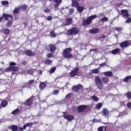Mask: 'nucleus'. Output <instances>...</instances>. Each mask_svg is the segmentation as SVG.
Segmentation results:
<instances>
[{
    "label": "nucleus",
    "mask_w": 131,
    "mask_h": 131,
    "mask_svg": "<svg viewBox=\"0 0 131 131\" xmlns=\"http://www.w3.org/2000/svg\"><path fill=\"white\" fill-rule=\"evenodd\" d=\"M95 82L98 90H103L104 84H108V83H109V79L106 77H103L101 80L100 77L96 76L95 78Z\"/></svg>",
    "instance_id": "nucleus-1"
},
{
    "label": "nucleus",
    "mask_w": 131,
    "mask_h": 131,
    "mask_svg": "<svg viewBox=\"0 0 131 131\" xmlns=\"http://www.w3.org/2000/svg\"><path fill=\"white\" fill-rule=\"evenodd\" d=\"M3 17L5 21H8L6 24L7 27H11L13 24V16L11 14L3 13Z\"/></svg>",
    "instance_id": "nucleus-2"
},
{
    "label": "nucleus",
    "mask_w": 131,
    "mask_h": 131,
    "mask_svg": "<svg viewBox=\"0 0 131 131\" xmlns=\"http://www.w3.org/2000/svg\"><path fill=\"white\" fill-rule=\"evenodd\" d=\"M72 51V49L71 48H66L62 52L63 58H66V59H71L73 58V55L70 53Z\"/></svg>",
    "instance_id": "nucleus-3"
},
{
    "label": "nucleus",
    "mask_w": 131,
    "mask_h": 131,
    "mask_svg": "<svg viewBox=\"0 0 131 131\" xmlns=\"http://www.w3.org/2000/svg\"><path fill=\"white\" fill-rule=\"evenodd\" d=\"M34 98H36V96H32L30 98L28 99L24 102V107L25 109H30L31 108V106L32 105V103H33V99Z\"/></svg>",
    "instance_id": "nucleus-4"
},
{
    "label": "nucleus",
    "mask_w": 131,
    "mask_h": 131,
    "mask_svg": "<svg viewBox=\"0 0 131 131\" xmlns=\"http://www.w3.org/2000/svg\"><path fill=\"white\" fill-rule=\"evenodd\" d=\"M97 18V15H93L89 16L86 19H84L83 21V25L85 27V26H88L92 23V21L94 20V19H96Z\"/></svg>",
    "instance_id": "nucleus-5"
},
{
    "label": "nucleus",
    "mask_w": 131,
    "mask_h": 131,
    "mask_svg": "<svg viewBox=\"0 0 131 131\" xmlns=\"http://www.w3.org/2000/svg\"><path fill=\"white\" fill-rule=\"evenodd\" d=\"M79 33V30L76 27H74L67 31V35H76Z\"/></svg>",
    "instance_id": "nucleus-6"
},
{
    "label": "nucleus",
    "mask_w": 131,
    "mask_h": 131,
    "mask_svg": "<svg viewBox=\"0 0 131 131\" xmlns=\"http://www.w3.org/2000/svg\"><path fill=\"white\" fill-rule=\"evenodd\" d=\"M78 72H79V68L76 67L70 73V76L74 77L78 74Z\"/></svg>",
    "instance_id": "nucleus-7"
},
{
    "label": "nucleus",
    "mask_w": 131,
    "mask_h": 131,
    "mask_svg": "<svg viewBox=\"0 0 131 131\" xmlns=\"http://www.w3.org/2000/svg\"><path fill=\"white\" fill-rule=\"evenodd\" d=\"M83 89V86L81 84H78V85H74L72 87V91L75 93H77L79 90Z\"/></svg>",
    "instance_id": "nucleus-8"
},
{
    "label": "nucleus",
    "mask_w": 131,
    "mask_h": 131,
    "mask_svg": "<svg viewBox=\"0 0 131 131\" xmlns=\"http://www.w3.org/2000/svg\"><path fill=\"white\" fill-rule=\"evenodd\" d=\"M86 108H88V106L85 105H81L77 107V110L78 113H81L82 112H84L86 110Z\"/></svg>",
    "instance_id": "nucleus-9"
},
{
    "label": "nucleus",
    "mask_w": 131,
    "mask_h": 131,
    "mask_svg": "<svg viewBox=\"0 0 131 131\" xmlns=\"http://www.w3.org/2000/svg\"><path fill=\"white\" fill-rule=\"evenodd\" d=\"M67 112H63L62 114H63V117L65 118L66 119H67V120H73L74 119V116L72 115H66L67 114Z\"/></svg>",
    "instance_id": "nucleus-10"
},
{
    "label": "nucleus",
    "mask_w": 131,
    "mask_h": 131,
    "mask_svg": "<svg viewBox=\"0 0 131 131\" xmlns=\"http://www.w3.org/2000/svg\"><path fill=\"white\" fill-rule=\"evenodd\" d=\"M121 15H123V18H124V19H126V18H128V17H129V14H128V10H121Z\"/></svg>",
    "instance_id": "nucleus-11"
},
{
    "label": "nucleus",
    "mask_w": 131,
    "mask_h": 131,
    "mask_svg": "<svg viewBox=\"0 0 131 131\" xmlns=\"http://www.w3.org/2000/svg\"><path fill=\"white\" fill-rule=\"evenodd\" d=\"M19 70V68L18 67H9L8 68H7L5 69V72H10V71H18Z\"/></svg>",
    "instance_id": "nucleus-12"
},
{
    "label": "nucleus",
    "mask_w": 131,
    "mask_h": 131,
    "mask_svg": "<svg viewBox=\"0 0 131 131\" xmlns=\"http://www.w3.org/2000/svg\"><path fill=\"white\" fill-rule=\"evenodd\" d=\"M101 114L103 115V116H105L108 117L109 116V111L107 108H103L102 112Z\"/></svg>",
    "instance_id": "nucleus-13"
},
{
    "label": "nucleus",
    "mask_w": 131,
    "mask_h": 131,
    "mask_svg": "<svg viewBox=\"0 0 131 131\" xmlns=\"http://www.w3.org/2000/svg\"><path fill=\"white\" fill-rule=\"evenodd\" d=\"M49 48L51 53H55L57 50V46L53 44H50L49 45Z\"/></svg>",
    "instance_id": "nucleus-14"
},
{
    "label": "nucleus",
    "mask_w": 131,
    "mask_h": 131,
    "mask_svg": "<svg viewBox=\"0 0 131 131\" xmlns=\"http://www.w3.org/2000/svg\"><path fill=\"white\" fill-rule=\"evenodd\" d=\"M100 30L98 28H93L92 29L90 30L89 32L92 33V34H97V33H99Z\"/></svg>",
    "instance_id": "nucleus-15"
},
{
    "label": "nucleus",
    "mask_w": 131,
    "mask_h": 131,
    "mask_svg": "<svg viewBox=\"0 0 131 131\" xmlns=\"http://www.w3.org/2000/svg\"><path fill=\"white\" fill-rule=\"evenodd\" d=\"M25 54H26L27 56H29L30 57H31V56H35V53L32 52V51L30 50L25 51Z\"/></svg>",
    "instance_id": "nucleus-16"
},
{
    "label": "nucleus",
    "mask_w": 131,
    "mask_h": 131,
    "mask_svg": "<svg viewBox=\"0 0 131 131\" xmlns=\"http://www.w3.org/2000/svg\"><path fill=\"white\" fill-rule=\"evenodd\" d=\"M120 46L121 48H126L127 47H128V46H129V44L128 43V41H124V42H121Z\"/></svg>",
    "instance_id": "nucleus-17"
},
{
    "label": "nucleus",
    "mask_w": 131,
    "mask_h": 131,
    "mask_svg": "<svg viewBox=\"0 0 131 131\" xmlns=\"http://www.w3.org/2000/svg\"><path fill=\"white\" fill-rule=\"evenodd\" d=\"M72 2V6L75 7V8H77L79 6V3L77 2L78 0H71Z\"/></svg>",
    "instance_id": "nucleus-18"
},
{
    "label": "nucleus",
    "mask_w": 131,
    "mask_h": 131,
    "mask_svg": "<svg viewBox=\"0 0 131 131\" xmlns=\"http://www.w3.org/2000/svg\"><path fill=\"white\" fill-rule=\"evenodd\" d=\"M35 82V80H34V79L29 80L28 82L26 83V85L28 88H30V85H33V83H34Z\"/></svg>",
    "instance_id": "nucleus-19"
},
{
    "label": "nucleus",
    "mask_w": 131,
    "mask_h": 131,
    "mask_svg": "<svg viewBox=\"0 0 131 131\" xmlns=\"http://www.w3.org/2000/svg\"><path fill=\"white\" fill-rule=\"evenodd\" d=\"M54 3L56 4L54 5L55 8H58L59 6L62 3V0H54Z\"/></svg>",
    "instance_id": "nucleus-20"
},
{
    "label": "nucleus",
    "mask_w": 131,
    "mask_h": 131,
    "mask_svg": "<svg viewBox=\"0 0 131 131\" xmlns=\"http://www.w3.org/2000/svg\"><path fill=\"white\" fill-rule=\"evenodd\" d=\"M66 21L67 23L65 24L66 26H68V25H71V24H72V18H68Z\"/></svg>",
    "instance_id": "nucleus-21"
},
{
    "label": "nucleus",
    "mask_w": 131,
    "mask_h": 131,
    "mask_svg": "<svg viewBox=\"0 0 131 131\" xmlns=\"http://www.w3.org/2000/svg\"><path fill=\"white\" fill-rule=\"evenodd\" d=\"M19 12H20V8H19V7H15L13 11V16H15V14H18Z\"/></svg>",
    "instance_id": "nucleus-22"
},
{
    "label": "nucleus",
    "mask_w": 131,
    "mask_h": 131,
    "mask_svg": "<svg viewBox=\"0 0 131 131\" xmlns=\"http://www.w3.org/2000/svg\"><path fill=\"white\" fill-rule=\"evenodd\" d=\"M120 53V49H116L112 51V53L113 55H117V54H119Z\"/></svg>",
    "instance_id": "nucleus-23"
},
{
    "label": "nucleus",
    "mask_w": 131,
    "mask_h": 131,
    "mask_svg": "<svg viewBox=\"0 0 131 131\" xmlns=\"http://www.w3.org/2000/svg\"><path fill=\"white\" fill-rule=\"evenodd\" d=\"M104 74L105 76H108V77H110V76H112V75H113V74L111 71L105 72H104Z\"/></svg>",
    "instance_id": "nucleus-24"
},
{
    "label": "nucleus",
    "mask_w": 131,
    "mask_h": 131,
    "mask_svg": "<svg viewBox=\"0 0 131 131\" xmlns=\"http://www.w3.org/2000/svg\"><path fill=\"white\" fill-rule=\"evenodd\" d=\"M45 65H52L53 61L50 59H46L44 62Z\"/></svg>",
    "instance_id": "nucleus-25"
},
{
    "label": "nucleus",
    "mask_w": 131,
    "mask_h": 131,
    "mask_svg": "<svg viewBox=\"0 0 131 131\" xmlns=\"http://www.w3.org/2000/svg\"><path fill=\"white\" fill-rule=\"evenodd\" d=\"M10 128L12 131H17L18 129V126L15 125H12L10 126Z\"/></svg>",
    "instance_id": "nucleus-26"
},
{
    "label": "nucleus",
    "mask_w": 131,
    "mask_h": 131,
    "mask_svg": "<svg viewBox=\"0 0 131 131\" xmlns=\"http://www.w3.org/2000/svg\"><path fill=\"white\" fill-rule=\"evenodd\" d=\"M39 86L40 90H44L45 89H46L47 85L46 84V83L43 82H41Z\"/></svg>",
    "instance_id": "nucleus-27"
},
{
    "label": "nucleus",
    "mask_w": 131,
    "mask_h": 131,
    "mask_svg": "<svg viewBox=\"0 0 131 131\" xmlns=\"http://www.w3.org/2000/svg\"><path fill=\"white\" fill-rule=\"evenodd\" d=\"M8 105V101L6 100H3L1 102V105L2 107H5Z\"/></svg>",
    "instance_id": "nucleus-28"
},
{
    "label": "nucleus",
    "mask_w": 131,
    "mask_h": 131,
    "mask_svg": "<svg viewBox=\"0 0 131 131\" xmlns=\"http://www.w3.org/2000/svg\"><path fill=\"white\" fill-rule=\"evenodd\" d=\"M19 112H20V110H19V108H16L11 113V114H12V115H17V114H19Z\"/></svg>",
    "instance_id": "nucleus-29"
},
{
    "label": "nucleus",
    "mask_w": 131,
    "mask_h": 131,
    "mask_svg": "<svg viewBox=\"0 0 131 131\" xmlns=\"http://www.w3.org/2000/svg\"><path fill=\"white\" fill-rule=\"evenodd\" d=\"M33 125V123H28L24 125L23 128L24 129H26V127H28V126H32Z\"/></svg>",
    "instance_id": "nucleus-30"
},
{
    "label": "nucleus",
    "mask_w": 131,
    "mask_h": 131,
    "mask_svg": "<svg viewBox=\"0 0 131 131\" xmlns=\"http://www.w3.org/2000/svg\"><path fill=\"white\" fill-rule=\"evenodd\" d=\"M3 33H4V34H10V32H11V31L8 28H5L3 30Z\"/></svg>",
    "instance_id": "nucleus-31"
},
{
    "label": "nucleus",
    "mask_w": 131,
    "mask_h": 131,
    "mask_svg": "<svg viewBox=\"0 0 131 131\" xmlns=\"http://www.w3.org/2000/svg\"><path fill=\"white\" fill-rule=\"evenodd\" d=\"M98 131H106L107 130V127L106 126H100L98 128Z\"/></svg>",
    "instance_id": "nucleus-32"
},
{
    "label": "nucleus",
    "mask_w": 131,
    "mask_h": 131,
    "mask_svg": "<svg viewBox=\"0 0 131 131\" xmlns=\"http://www.w3.org/2000/svg\"><path fill=\"white\" fill-rule=\"evenodd\" d=\"M100 68H98L97 69H94L93 70H92L91 71L93 73H94L95 74H98L100 72V70H99Z\"/></svg>",
    "instance_id": "nucleus-33"
},
{
    "label": "nucleus",
    "mask_w": 131,
    "mask_h": 131,
    "mask_svg": "<svg viewBox=\"0 0 131 131\" xmlns=\"http://www.w3.org/2000/svg\"><path fill=\"white\" fill-rule=\"evenodd\" d=\"M124 95H126V97L128 100H130L131 99V92H128L126 93Z\"/></svg>",
    "instance_id": "nucleus-34"
},
{
    "label": "nucleus",
    "mask_w": 131,
    "mask_h": 131,
    "mask_svg": "<svg viewBox=\"0 0 131 131\" xmlns=\"http://www.w3.org/2000/svg\"><path fill=\"white\" fill-rule=\"evenodd\" d=\"M103 106V104H102V103H98L96 105V109H97V110H100V109H101V108H102Z\"/></svg>",
    "instance_id": "nucleus-35"
},
{
    "label": "nucleus",
    "mask_w": 131,
    "mask_h": 131,
    "mask_svg": "<svg viewBox=\"0 0 131 131\" xmlns=\"http://www.w3.org/2000/svg\"><path fill=\"white\" fill-rule=\"evenodd\" d=\"M83 10H84V7L79 6L77 7V11L79 13H82Z\"/></svg>",
    "instance_id": "nucleus-36"
},
{
    "label": "nucleus",
    "mask_w": 131,
    "mask_h": 131,
    "mask_svg": "<svg viewBox=\"0 0 131 131\" xmlns=\"http://www.w3.org/2000/svg\"><path fill=\"white\" fill-rule=\"evenodd\" d=\"M74 13V8H70L69 10V15H73Z\"/></svg>",
    "instance_id": "nucleus-37"
},
{
    "label": "nucleus",
    "mask_w": 131,
    "mask_h": 131,
    "mask_svg": "<svg viewBox=\"0 0 131 131\" xmlns=\"http://www.w3.org/2000/svg\"><path fill=\"white\" fill-rule=\"evenodd\" d=\"M91 98L93 101H95V102H98V101H99V98L95 95L92 96Z\"/></svg>",
    "instance_id": "nucleus-38"
},
{
    "label": "nucleus",
    "mask_w": 131,
    "mask_h": 131,
    "mask_svg": "<svg viewBox=\"0 0 131 131\" xmlns=\"http://www.w3.org/2000/svg\"><path fill=\"white\" fill-rule=\"evenodd\" d=\"M129 79H131V76L126 77L123 79V81H124V82H127L128 81V80H129Z\"/></svg>",
    "instance_id": "nucleus-39"
},
{
    "label": "nucleus",
    "mask_w": 131,
    "mask_h": 131,
    "mask_svg": "<svg viewBox=\"0 0 131 131\" xmlns=\"http://www.w3.org/2000/svg\"><path fill=\"white\" fill-rule=\"evenodd\" d=\"M92 122L93 123H95V122H102V120L101 119H94L92 120Z\"/></svg>",
    "instance_id": "nucleus-40"
},
{
    "label": "nucleus",
    "mask_w": 131,
    "mask_h": 131,
    "mask_svg": "<svg viewBox=\"0 0 131 131\" xmlns=\"http://www.w3.org/2000/svg\"><path fill=\"white\" fill-rule=\"evenodd\" d=\"M28 7V6L25 4L21 6V8L23 11H26L27 10Z\"/></svg>",
    "instance_id": "nucleus-41"
},
{
    "label": "nucleus",
    "mask_w": 131,
    "mask_h": 131,
    "mask_svg": "<svg viewBox=\"0 0 131 131\" xmlns=\"http://www.w3.org/2000/svg\"><path fill=\"white\" fill-rule=\"evenodd\" d=\"M34 72V71L33 69H29L28 70V74H30V75H31V74H33Z\"/></svg>",
    "instance_id": "nucleus-42"
},
{
    "label": "nucleus",
    "mask_w": 131,
    "mask_h": 131,
    "mask_svg": "<svg viewBox=\"0 0 131 131\" xmlns=\"http://www.w3.org/2000/svg\"><path fill=\"white\" fill-rule=\"evenodd\" d=\"M50 35H52V37H56V35L55 34V31L52 30L50 31Z\"/></svg>",
    "instance_id": "nucleus-43"
},
{
    "label": "nucleus",
    "mask_w": 131,
    "mask_h": 131,
    "mask_svg": "<svg viewBox=\"0 0 131 131\" xmlns=\"http://www.w3.org/2000/svg\"><path fill=\"white\" fill-rule=\"evenodd\" d=\"M56 71V67H53L52 68L50 69V73L52 74V73H54Z\"/></svg>",
    "instance_id": "nucleus-44"
},
{
    "label": "nucleus",
    "mask_w": 131,
    "mask_h": 131,
    "mask_svg": "<svg viewBox=\"0 0 131 131\" xmlns=\"http://www.w3.org/2000/svg\"><path fill=\"white\" fill-rule=\"evenodd\" d=\"M2 4L3 6H7V5H9V1H2Z\"/></svg>",
    "instance_id": "nucleus-45"
},
{
    "label": "nucleus",
    "mask_w": 131,
    "mask_h": 131,
    "mask_svg": "<svg viewBox=\"0 0 131 131\" xmlns=\"http://www.w3.org/2000/svg\"><path fill=\"white\" fill-rule=\"evenodd\" d=\"M52 94L53 95H59V90H54L52 92Z\"/></svg>",
    "instance_id": "nucleus-46"
},
{
    "label": "nucleus",
    "mask_w": 131,
    "mask_h": 131,
    "mask_svg": "<svg viewBox=\"0 0 131 131\" xmlns=\"http://www.w3.org/2000/svg\"><path fill=\"white\" fill-rule=\"evenodd\" d=\"M107 20H108V17H104L101 19V21H102V22H106V21H107Z\"/></svg>",
    "instance_id": "nucleus-47"
},
{
    "label": "nucleus",
    "mask_w": 131,
    "mask_h": 131,
    "mask_svg": "<svg viewBox=\"0 0 131 131\" xmlns=\"http://www.w3.org/2000/svg\"><path fill=\"white\" fill-rule=\"evenodd\" d=\"M127 18H128L126 20L125 23H127L128 24L131 23V17Z\"/></svg>",
    "instance_id": "nucleus-48"
},
{
    "label": "nucleus",
    "mask_w": 131,
    "mask_h": 131,
    "mask_svg": "<svg viewBox=\"0 0 131 131\" xmlns=\"http://www.w3.org/2000/svg\"><path fill=\"white\" fill-rule=\"evenodd\" d=\"M10 67H15V66H16V63L14 62H11L10 63Z\"/></svg>",
    "instance_id": "nucleus-49"
},
{
    "label": "nucleus",
    "mask_w": 131,
    "mask_h": 131,
    "mask_svg": "<svg viewBox=\"0 0 131 131\" xmlns=\"http://www.w3.org/2000/svg\"><path fill=\"white\" fill-rule=\"evenodd\" d=\"M100 67H104V66H107V63L106 62H103L101 64H100Z\"/></svg>",
    "instance_id": "nucleus-50"
},
{
    "label": "nucleus",
    "mask_w": 131,
    "mask_h": 131,
    "mask_svg": "<svg viewBox=\"0 0 131 131\" xmlns=\"http://www.w3.org/2000/svg\"><path fill=\"white\" fill-rule=\"evenodd\" d=\"M47 57H48V58H52L53 57V53H48L47 54Z\"/></svg>",
    "instance_id": "nucleus-51"
},
{
    "label": "nucleus",
    "mask_w": 131,
    "mask_h": 131,
    "mask_svg": "<svg viewBox=\"0 0 131 131\" xmlns=\"http://www.w3.org/2000/svg\"><path fill=\"white\" fill-rule=\"evenodd\" d=\"M52 19H53V17H52V16H49L47 18V21H52Z\"/></svg>",
    "instance_id": "nucleus-52"
},
{
    "label": "nucleus",
    "mask_w": 131,
    "mask_h": 131,
    "mask_svg": "<svg viewBox=\"0 0 131 131\" xmlns=\"http://www.w3.org/2000/svg\"><path fill=\"white\" fill-rule=\"evenodd\" d=\"M23 129H24V128H22V127H17L16 131H23Z\"/></svg>",
    "instance_id": "nucleus-53"
},
{
    "label": "nucleus",
    "mask_w": 131,
    "mask_h": 131,
    "mask_svg": "<svg viewBox=\"0 0 131 131\" xmlns=\"http://www.w3.org/2000/svg\"><path fill=\"white\" fill-rule=\"evenodd\" d=\"M44 12L45 13H50V12H51V10H50V9L47 8L44 10Z\"/></svg>",
    "instance_id": "nucleus-54"
},
{
    "label": "nucleus",
    "mask_w": 131,
    "mask_h": 131,
    "mask_svg": "<svg viewBox=\"0 0 131 131\" xmlns=\"http://www.w3.org/2000/svg\"><path fill=\"white\" fill-rule=\"evenodd\" d=\"M127 108H128V109L131 108V103L130 102L127 103Z\"/></svg>",
    "instance_id": "nucleus-55"
},
{
    "label": "nucleus",
    "mask_w": 131,
    "mask_h": 131,
    "mask_svg": "<svg viewBox=\"0 0 131 131\" xmlns=\"http://www.w3.org/2000/svg\"><path fill=\"white\" fill-rule=\"evenodd\" d=\"M71 93H69L66 96V98H71Z\"/></svg>",
    "instance_id": "nucleus-56"
},
{
    "label": "nucleus",
    "mask_w": 131,
    "mask_h": 131,
    "mask_svg": "<svg viewBox=\"0 0 131 131\" xmlns=\"http://www.w3.org/2000/svg\"><path fill=\"white\" fill-rule=\"evenodd\" d=\"M115 30H116V31H118V32H120V28L116 27Z\"/></svg>",
    "instance_id": "nucleus-57"
},
{
    "label": "nucleus",
    "mask_w": 131,
    "mask_h": 131,
    "mask_svg": "<svg viewBox=\"0 0 131 131\" xmlns=\"http://www.w3.org/2000/svg\"><path fill=\"white\" fill-rule=\"evenodd\" d=\"M27 64V61H26V60H24L23 62V65H24V66H26V65Z\"/></svg>",
    "instance_id": "nucleus-58"
},
{
    "label": "nucleus",
    "mask_w": 131,
    "mask_h": 131,
    "mask_svg": "<svg viewBox=\"0 0 131 131\" xmlns=\"http://www.w3.org/2000/svg\"><path fill=\"white\" fill-rule=\"evenodd\" d=\"M4 16V14L2 15V17H0V23L2 22L3 19H4V16Z\"/></svg>",
    "instance_id": "nucleus-59"
},
{
    "label": "nucleus",
    "mask_w": 131,
    "mask_h": 131,
    "mask_svg": "<svg viewBox=\"0 0 131 131\" xmlns=\"http://www.w3.org/2000/svg\"><path fill=\"white\" fill-rule=\"evenodd\" d=\"M97 51V49H91L90 50V52H96Z\"/></svg>",
    "instance_id": "nucleus-60"
},
{
    "label": "nucleus",
    "mask_w": 131,
    "mask_h": 131,
    "mask_svg": "<svg viewBox=\"0 0 131 131\" xmlns=\"http://www.w3.org/2000/svg\"><path fill=\"white\" fill-rule=\"evenodd\" d=\"M14 20H18V16H15L14 17Z\"/></svg>",
    "instance_id": "nucleus-61"
},
{
    "label": "nucleus",
    "mask_w": 131,
    "mask_h": 131,
    "mask_svg": "<svg viewBox=\"0 0 131 131\" xmlns=\"http://www.w3.org/2000/svg\"><path fill=\"white\" fill-rule=\"evenodd\" d=\"M105 37H106L105 35H102V38H105Z\"/></svg>",
    "instance_id": "nucleus-62"
},
{
    "label": "nucleus",
    "mask_w": 131,
    "mask_h": 131,
    "mask_svg": "<svg viewBox=\"0 0 131 131\" xmlns=\"http://www.w3.org/2000/svg\"><path fill=\"white\" fill-rule=\"evenodd\" d=\"M92 9H93V8L92 7H90V9L92 10Z\"/></svg>",
    "instance_id": "nucleus-63"
},
{
    "label": "nucleus",
    "mask_w": 131,
    "mask_h": 131,
    "mask_svg": "<svg viewBox=\"0 0 131 131\" xmlns=\"http://www.w3.org/2000/svg\"><path fill=\"white\" fill-rule=\"evenodd\" d=\"M2 108V107H1V106H0V110Z\"/></svg>",
    "instance_id": "nucleus-64"
}]
</instances>
